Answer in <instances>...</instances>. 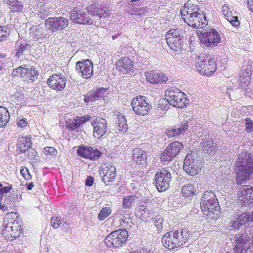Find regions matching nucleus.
<instances>
[{
    "mask_svg": "<svg viewBox=\"0 0 253 253\" xmlns=\"http://www.w3.org/2000/svg\"><path fill=\"white\" fill-rule=\"evenodd\" d=\"M181 14L185 23L195 28H203L207 25V17L197 5L188 1L181 10Z\"/></svg>",
    "mask_w": 253,
    "mask_h": 253,
    "instance_id": "nucleus-1",
    "label": "nucleus"
},
{
    "mask_svg": "<svg viewBox=\"0 0 253 253\" xmlns=\"http://www.w3.org/2000/svg\"><path fill=\"white\" fill-rule=\"evenodd\" d=\"M235 166L236 182L242 184L249 180L250 175L253 172V155L247 151L241 152L238 155Z\"/></svg>",
    "mask_w": 253,
    "mask_h": 253,
    "instance_id": "nucleus-2",
    "label": "nucleus"
},
{
    "mask_svg": "<svg viewBox=\"0 0 253 253\" xmlns=\"http://www.w3.org/2000/svg\"><path fill=\"white\" fill-rule=\"evenodd\" d=\"M190 238L189 231L181 229L166 233L162 239L164 246L171 250L183 246Z\"/></svg>",
    "mask_w": 253,
    "mask_h": 253,
    "instance_id": "nucleus-3",
    "label": "nucleus"
},
{
    "mask_svg": "<svg viewBox=\"0 0 253 253\" xmlns=\"http://www.w3.org/2000/svg\"><path fill=\"white\" fill-rule=\"evenodd\" d=\"M183 32L182 29H171L167 32L166 39L170 49L178 51L181 48L184 38Z\"/></svg>",
    "mask_w": 253,
    "mask_h": 253,
    "instance_id": "nucleus-4",
    "label": "nucleus"
},
{
    "mask_svg": "<svg viewBox=\"0 0 253 253\" xmlns=\"http://www.w3.org/2000/svg\"><path fill=\"white\" fill-rule=\"evenodd\" d=\"M128 237L126 230L119 229L112 232L105 239L104 242L108 248H117L122 246Z\"/></svg>",
    "mask_w": 253,
    "mask_h": 253,
    "instance_id": "nucleus-5",
    "label": "nucleus"
},
{
    "mask_svg": "<svg viewBox=\"0 0 253 253\" xmlns=\"http://www.w3.org/2000/svg\"><path fill=\"white\" fill-rule=\"evenodd\" d=\"M165 96L169 103L175 107L182 108L188 103L185 94L177 89L166 91Z\"/></svg>",
    "mask_w": 253,
    "mask_h": 253,
    "instance_id": "nucleus-6",
    "label": "nucleus"
},
{
    "mask_svg": "<svg viewBox=\"0 0 253 253\" xmlns=\"http://www.w3.org/2000/svg\"><path fill=\"white\" fill-rule=\"evenodd\" d=\"M250 247V237L245 231L235 235L234 253H248Z\"/></svg>",
    "mask_w": 253,
    "mask_h": 253,
    "instance_id": "nucleus-7",
    "label": "nucleus"
},
{
    "mask_svg": "<svg viewBox=\"0 0 253 253\" xmlns=\"http://www.w3.org/2000/svg\"><path fill=\"white\" fill-rule=\"evenodd\" d=\"M133 111L139 116L147 114L152 108V106L146 100L144 96H137L134 98L131 103Z\"/></svg>",
    "mask_w": 253,
    "mask_h": 253,
    "instance_id": "nucleus-8",
    "label": "nucleus"
},
{
    "mask_svg": "<svg viewBox=\"0 0 253 253\" xmlns=\"http://www.w3.org/2000/svg\"><path fill=\"white\" fill-rule=\"evenodd\" d=\"M155 179L154 183L158 190L164 192L170 186L171 175L168 169H163L155 174Z\"/></svg>",
    "mask_w": 253,
    "mask_h": 253,
    "instance_id": "nucleus-9",
    "label": "nucleus"
},
{
    "mask_svg": "<svg viewBox=\"0 0 253 253\" xmlns=\"http://www.w3.org/2000/svg\"><path fill=\"white\" fill-rule=\"evenodd\" d=\"M196 66L198 71L206 75H211L216 69V64L214 59L209 58L205 59L198 57L196 59Z\"/></svg>",
    "mask_w": 253,
    "mask_h": 253,
    "instance_id": "nucleus-10",
    "label": "nucleus"
},
{
    "mask_svg": "<svg viewBox=\"0 0 253 253\" xmlns=\"http://www.w3.org/2000/svg\"><path fill=\"white\" fill-rule=\"evenodd\" d=\"M45 25L48 30L55 33L66 28L69 25V21L62 16L50 17L45 20Z\"/></svg>",
    "mask_w": 253,
    "mask_h": 253,
    "instance_id": "nucleus-11",
    "label": "nucleus"
},
{
    "mask_svg": "<svg viewBox=\"0 0 253 253\" xmlns=\"http://www.w3.org/2000/svg\"><path fill=\"white\" fill-rule=\"evenodd\" d=\"M201 41L204 45L209 47H213L220 42L219 33L214 29H207L202 34Z\"/></svg>",
    "mask_w": 253,
    "mask_h": 253,
    "instance_id": "nucleus-12",
    "label": "nucleus"
},
{
    "mask_svg": "<svg viewBox=\"0 0 253 253\" xmlns=\"http://www.w3.org/2000/svg\"><path fill=\"white\" fill-rule=\"evenodd\" d=\"M183 148V146L181 142L175 141L170 143L163 152L161 161L168 162L172 160Z\"/></svg>",
    "mask_w": 253,
    "mask_h": 253,
    "instance_id": "nucleus-13",
    "label": "nucleus"
},
{
    "mask_svg": "<svg viewBox=\"0 0 253 253\" xmlns=\"http://www.w3.org/2000/svg\"><path fill=\"white\" fill-rule=\"evenodd\" d=\"M100 174L102 176V180L106 185H109L110 183L114 181L116 178V167L112 163L103 164L101 165Z\"/></svg>",
    "mask_w": 253,
    "mask_h": 253,
    "instance_id": "nucleus-14",
    "label": "nucleus"
},
{
    "mask_svg": "<svg viewBox=\"0 0 253 253\" xmlns=\"http://www.w3.org/2000/svg\"><path fill=\"white\" fill-rule=\"evenodd\" d=\"M76 70L83 78L89 79L93 74V63L89 59L78 61L76 65Z\"/></svg>",
    "mask_w": 253,
    "mask_h": 253,
    "instance_id": "nucleus-15",
    "label": "nucleus"
},
{
    "mask_svg": "<svg viewBox=\"0 0 253 253\" xmlns=\"http://www.w3.org/2000/svg\"><path fill=\"white\" fill-rule=\"evenodd\" d=\"M77 154L80 156L93 161L98 159L102 155V152L96 147L86 146H80Z\"/></svg>",
    "mask_w": 253,
    "mask_h": 253,
    "instance_id": "nucleus-16",
    "label": "nucleus"
},
{
    "mask_svg": "<svg viewBox=\"0 0 253 253\" xmlns=\"http://www.w3.org/2000/svg\"><path fill=\"white\" fill-rule=\"evenodd\" d=\"M239 200L245 205L253 204V188L249 185L241 186L238 191Z\"/></svg>",
    "mask_w": 253,
    "mask_h": 253,
    "instance_id": "nucleus-17",
    "label": "nucleus"
},
{
    "mask_svg": "<svg viewBox=\"0 0 253 253\" xmlns=\"http://www.w3.org/2000/svg\"><path fill=\"white\" fill-rule=\"evenodd\" d=\"M66 79L60 75L54 74L48 78L47 84L52 89L57 91L63 90L66 86Z\"/></svg>",
    "mask_w": 253,
    "mask_h": 253,
    "instance_id": "nucleus-18",
    "label": "nucleus"
},
{
    "mask_svg": "<svg viewBox=\"0 0 253 253\" xmlns=\"http://www.w3.org/2000/svg\"><path fill=\"white\" fill-rule=\"evenodd\" d=\"M183 169L190 175H196L201 169L200 163L194 161L191 156L187 155L184 160Z\"/></svg>",
    "mask_w": 253,
    "mask_h": 253,
    "instance_id": "nucleus-19",
    "label": "nucleus"
},
{
    "mask_svg": "<svg viewBox=\"0 0 253 253\" xmlns=\"http://www.w3.org/2000/svg\"><path fill=\"white\" fill-rule=\"evenodd\" d=\"M201 150L205 157L210 158L213 157L217 151V144L212 140L206 139L203 140L200 144Z\"/></svg>",
    "mask_w": 253,
    "mask_h": 253,
    "instance_id": "nucleus-20",
    "label": "nucleus"
},
{
    "mask_svg": "<svg viewBox=\"0 0 253 253\" xmlns=\"http://www.w3.org/2000/svg\"><path fill=\"white\" fill-rule=\"evenodd\" d=\"M93 126V135L95 138H100L107 131V121L102 118H97L92 123Z\"/></svg>",
    "mask_w": 253,
    "mask_h": 253,
    "instance_id": "nucleus-21",
    "label": "nucleus"
},
{
    "mask_svg": "<svg viewBox=\"0 0 253 253\" xmlns=\"http://www.w3.org/2000/svg\"><path fill=\"white\" fill-rule=\"evenodd\" d=\"M70 19L75 23L91 25L93 20L84 12L79 13L77 9H74L70 13Z\"/></svg>",
    "mask_w": 253,
    "mask_h": 253,
    "instance_id": "nucleus-22",
    "label": "nucleus"
},
{
    "mask_svg": "<svg viewBox=\"0 0 253 253\" xmlns=\"http://www.w3.org/2000/svg\"><path fill=\"white\" fill-rule=\"evenodd\" d=\"M147 81L151 84H164L168 78L163 73L157 71H150L145 73Z\"/></svg>",
    "mask_w": 253,
    "mask_h": 253,
    "instance_id": "nucleus-23",
    "label": "nucleus"
},
{
    "mask_svg": "<svg viewBox=\"0 0 253 253\" xmlns=\"http://www.w3.org/2000/svg\"><path fill=\"white\" fill-rule=\"evenodd\" d=\"M116 69L124 74L133 73V62L129 58L124 57L117 61Z\"/></svg>",
    "mask_w": 253,
    "mask_h": 253,
    "instance_id": "nucleus-24",
    "label": "nucleus"
},
{
    "mask_svg": "<svg viewBox=\"0 0 253 253\" xmlns=\"http://www.w3.org/2000/svg\"><path fill=\"white\" fill-rule=\"evenodd\" d=\"M206 206H201L202 211L204 212L207 211V214L210 216L211 213L218 215L219 213V209L220 208L217 199L213 200L211 199L206 202Z\"/></svg>",
    "mask_w": 253,
    "mask_h": 253,
    "instance_id": "nucleus-25",
    "label": "nucleus"
},
{
    "mask_svg": "<svg viewBox=\"0 0 253 253\" xmlns=\"http://www.w3.org/2000/svg\"><path fill=\"white\" fill-rule=\"evenodd\" d=\"M89 119L88 117H84L70 120L67 122L66 126L72 131L76 130L78 132L80 129L81 125L85 123Z\"/></svg>",
    "mask_w": 253,
    "mask_h": 253,
    "instance_id": "nucleus-26",
    "label": "nucleus"
},
{
    "mask_svg": "<svg viewBox=\"0 0 253 253\" xmlns=\"http://www.w3.org/2000/svg\"><path fill=\"white\" fill-rule=\"evenodd\" d=\"M132 159L138 165H144L146 164V152L140 148H135L133 150Z\"/></svg>",
    "mask_w": 253,
    "mask_h": 253,
    "instance_id": "nucleus-27",
    "label": "nucleus"
},
{
    "mask_svg": "<svg viewBox=\"0 0 253 253\" xmlns=\"http://www.w3.org/2000/svg\"><path fill=\"white\" fill-rule=\"evenodd\" d=\"M188 122L186 121H183L181 126L177 128H169L165 132L166 135L169 137H174L181 133L185 132L188 129Z\"/></svg>",
    "mask_w": 253,
    "mask_h": 253,
    "instance_id": "nucleus-28",
    "label": "nucleus"
},
{
    "mask_svg": "<svg viewBox=\"0 0 253 253\" xmlns=\"http://www.w3.org/2000/svg\"><path fill=\"white\" fill-rule=\"evenodd\" d=\"M17 146L21 152H25L32 146L30 136H21L18 138Z\"/></svg>",
    "mask_w": 253,
    "mask_h": 253,
    "instance_id": "nucleus-29",
    "label": "nucleus"
},
{
    "mask_svg": "<svg viewBox=\"0 0 253 253\" xmlns=\"http://www.w3.org/2000/svg\"><path fill=\"white\" fill-rule=\"evenodd\" d=\"M7 3L10 9V13H18L23 12V4L18 0H7Z\"/></svg>",
    "mask_w": 253,
    "mask_h": 253,
    "instance_id": "nucleus-30",
    "label": "nucleus"
},
{
    "mask_svg": "<svg viewBox=\"0 0 253 253\" xmlns=\"http://www.w3.org/2000/svg\"><path fill=\"white\" fill-rule=\"evenodd\" d=\"M9 120L10 114L7 109L3 106H0V127L5 126Z\"/></svg>",
    "mask_w": 253,
    "mask_h": 253,
    "instance_id": "nucleus-31",
    "label": "nucleus"
},
{
    "mask_svg": "<svg viewBox=\"0 0 253 253\" xmlns=\"http://www.w3.org/2000/svg\"><path fill=\"white\" fill-rule=\"evenodd\" d=\"M196 192L194 186L191 184H188L184 186L181 189L182 195L185 198L193 197Z\"/></svg>",
    "mask_w": 253,
    "mask_h": 253,
    "instance_id": "nucleus-32",
    "label": "nucleus"
},
{
    "mask_svg": "<svg viewBox=\"0 0 253 253\" xmlns=\"http://www.w3.org/2000/svg\"><path fill=\"white\" fill-rule=\"evenodd\" d=\"M118 119V127L119 131L125 132L127 130V125L126 124V120L125 117L121 113H119L117 115Z\"/></svg>",
    "mask_w": 253,
    "mask_h": 253,
    "instance_id": "nucleus-33",
    "label": "nucleus"
},
{
    "mask_svg": "<svg viewBox=\"0 0 253 253\" xmlns=\"http://www.w3.org/2000/svg\"><path fill=\"white\" fill-rule=\"evenodd\" d=\"M253 69V63L249 60H244L242 67V74L250 77Z\"/></svg>",
    "mask_w": 253,
    "mask_h": 253,
    "instance_id": "nucleus-34",
    "label": "nucleus"
},
{
    "mask_svg": "<svg viewBox=\"0 0 253 253\" xmlns=\"http://www.w3.org/2000/svg\"><path fill=\"white\" fill-rule=\"evenodd\" d=\"M214 199H217L214 192L211 191L205 192L201 199V206H204V205L206 206V202H208L211 199L213 200Z\"/></svg>",
    "mask_w": 253,
    "mask_h": 253,
    "instance_id": "nucleus-35",
    "label": "nucleus"
},
{
    "mask_svg": "<svg viewBox=\"0 0 253 253\" xmlns=\"http://www.w3.org/2000/svg\"><path fill=\"white\" fill-rule=\"evenodd\" d=\"M136 197L133 195H130L125 197L123 200V205L124 208L130 209L136 200Z\"/></svg>",
    "mask_w": 253,
    "mask_h": 253,
    "instance_id": "nucleus-36",
    "label": "nucleus"
},
{
    "mask_svg": "<svg viewBox=\"0 0 253 253\" xmlns=\"http://www.w3.org/2000/svg\"><path fill=\"white\" fill-rule=\"evenodd\" d=\"M238 82L239 84L238 86L239 88L243 89L245 90L248 89V85L250 84V81L249 79H248L245 75H240Z\"/></svg>",
    "mask_w": 253,
    "mask_h": 253,
    "instance_id": "nucleus-37",
    "label": "nucleus"
},
{
    "mask_svg": "<svg viewBox=\"0 0 253 253\" xmlns=\"http://www.w3.org/2000/svg\"><path fill=\"white\" fill-rule=\"evenodd\" d=\"M97 16H99V18L105 19L106 18H108L111 12L109 8L106 7H102L101 6L100 7H98Z\"/></svg>",
    "mask_w": 253,
    "mask_h": 253,
    "instance_id": "nucleus-38",
    "label": "nucleus"
},
{
    "mask_svg": "<svg viewBox=\"0 0 253 253\" xmlns=\"http://www.w3.org/2000/svg\"><path fill=\"white\" fill-rule=\"evenodd\" d=\"M112 212V210L109 207H105L102 208L99 211L97 218L99 220H103L109 216Z\"/></svg>",
    "mask_w": 253,
    "mask_h": 253,
    "instance_id": "nucleus-39",
    "label": "nucleus"
},
{
    "mask_svg": "<svg viewBox=\"0 0 253 253\" xmlns=\"http://www.w3.org/2000/svg\"><path fill=\"white\" fill-rule=\"evenodd\" d=\"M10 35V30L6 26H0V42L7 40Z\"/></svg>",
    "mask_w": 253,
    "mask_h": 253,
    "instance_id": "nucleus-40",
    "label": "nucleus"
},
{
    "mask_svg": "<svg viewBox=\"0 0 253 253\" xmlns=\"http://www.w3.org/2000/svg\"><path fill=\"white\" fill-rule=\"evenodd\" d=\"M38 76L39 74L38 71L34 68H28V71H27V74H26L25 78L29 81L33 82L37 79Z\"/></svg>",
    "mask_w": 253,
    "mask_h": 253,
    "instance_id": "nucleus-41",
    "label": "nucleus"
},
{
    "mask_svg": "<svg viewBox=\"0 0 253 253\" xmlns=\"http://www.w3.org/2000/svg\"><path fill=\"white\" fill-rule=\"evenodd\" d=\"M154 220V223L157 228V232H161L163 229V223L164 220V218L161 216L159 215L156 216Z\"/></svg>",
    "mask_w": 253,
    "mask_h": 253,
    "instance_id": "nucleus-42",
    "label": "nucleus"
},
{
    "mask_svg": "<svg viewBox=\"0 0 253 253\" xmlns=\"http://www.w3.org/2000/svg\"><path fill=\"white\" fill-rule=\"evenodd\" d=\"M98 5L97 4H92L88 6L86 8V14L88 15V14L94 16H97L98 11Z\"/></svg>",
    "mask_w": 253,
    "mask_h": 253,
    "instance_id": "nucleus-43",
    "label": "nucleus"
},
{
    "mask_svg": "<svg viewBox=\"0 0 253 253\" xmlns=\"http://www.w3.org/2000/svg\"><path fill=\"white\" fill-rule=\"evenodd\" d=\"M227 20L234 27H237L240 26V22L237 16L232 15L228 16L226 18Z\"/></svg>",
    "mask_w": 253,
    "mask_h": 253,
    "instance_id": "nucleus-44",
    "label": "nucleus"
},
{
    "mask_svg": "<svg viewBox=\"0 0 253 253\" xmlns=\"http://www.w3.org/2000/svg\"><path fill=\"white\" fill-rule=\"evenodd\" d=\"M51 224L53 228H58L62 223V218L61 217L54 216L51 218Z\"/></svg>",
    "mask_w": 253,
    "mask_h": 253,
    "instance_id": "nucleus-45",
    "label": "nucleus"
},
{
    "mask_svg": "<svg viewBox=\"0 0 253 253\" xmlns=\"http://www.w3.org/2000/svg\"><path fill=\"white\" fill-rule=\"evenodd\" d=\"M96 100H98L97 97H96V94L94 92H90L87 93L84 97V101L86 103H88L89 102H94Z\"/></svg>",
    "mask_w": 253,
    "mask_h": 253,
    "instance_id": "nucleus-46",
    "label": "nucleus"
},
{
    "mask_svg": "<svg viewBox=\"0 0 253 253\" xmlns=\"http://www.w3.org/2000/svg\"><path fill=\"white\" fill-rule=\"evenodd\" d=\"M237 219L239 220V222L240 223V225H244L246 223L248 222L249 221H251L250 220V214L249 215H248L246 213H243L241 215H240L239 217L237 218Z\"/></svg>",
    "mask_w": 253,
    "mask_h": 253,
    "instance_id": "nucleus-47",
    "label": "nucleus"
},
{
    "mask_svg": "<svg viewBox=\"0 0 253 253\" xmlns=\"http://www.w3.org/2000/svg\"><path fill=\"white\" fill-rule=\"evenodd\" d=\"M43 153L47 155L55 156L57 151L52 147H46L44 148Z\"/></svg>",
    "mask_w": 253,
    "mask_h": 253,
    "instance_id": "nucleus-48",
    "label": "nucleus"
},
{
    "mask_svg": "<svg viewBox=\"0 0 253 253\" xmlns=\"http://www.w3.org/2000/svg\"><path fill=\"white\" fill-rule=\"evenodd\" d=\"M27 44H21L19 48L17 49V51L16 52V56L19 58L21 56L23 55L24 52L27 49Z\"/></svg>",
    "mask_w": 253,
    "mask_h": 253,
    "instance_id": "nucleus-49",
    "label": "nucleus"
},
{
    "mask_svg": "<svg viewBox=\"0 0 253 253\" xmlns=\"http://www.w3.org/2000/svg\"><path fill=\"white\" fill-rule=\"evenodd\" d=\"M20 173L23 176L25 179L28 180L31 179L32 176L29 172L28 169L26 168H23L21 169Z\"/></svg>",
    "mask_w": 253,
    "mask_h": 253,
    "instance_id": "nucleus-50",
    "label": "nucleus"
},
{
    "mask_svg": "<svg viewBox=\"0 0 253 253\" xmlns=\"http://www.w3.org/2000/svg\"><path fill=\"white\" fill-rule=\"evenodd\" d=\"M246 128L248 132H253V122L250 119L247 118L245 120Z\"/></svg>",
    "mask_w": 253,
    "mask_h": 253,
    "instance_id": "nucleus-51",
    "label": "nucleus"
},
{
    "mask_svg": "<svg viewBox=\"0 0 253 253\" xmlns=\"http://www.w3.org/2000/svg\"><path fill=\"white\" fill-rule=\"evenodd\" d=\"M107 89L106 88H101L94 91L96 94V97H97L98 100L100 99V98L104 96V95Z\"/></svg>",
    "mask_w": 253,
    "mask_h": 253,
    "instance_id": "nucleus-52",
    "label": "nucleus"
},
{
    "mask_svg": "<svg viewBox=\"0 0 253 253\" xmlns=\"http://www.w3.org/2000/svg\"><path fill=\"white\" fill-rule=\"evenodd\" d=\"M222 13L225 16V18H227L228 16L232 15V12L230 10L228 6L224 5L222 7Z\"/></svg>",
    "mask_w": 253,
    "mask_h": 253,
    "instance_id": "nucleus-53",
    "label": "nucleus"
},
{
    "mask_svg": "<svg viewBox=\"0 0 253 253\" xmlns=\"http://www.w3.org/2000/svg\"><path fill=\"white\" fill-rule=\"evenodd\" d=\"M21 68L22 66H19L18 68L14 69L12 72V75L13 77H20Z\"/></svg>",
    "mask_w": 253,
    "mask_h": 253,
    "instance_id": "nucleus-54",
    "label": "nucleus"
},
{
    "mask_svg": "<svg viewBox=\"0 0 253 253\" xmlns=\"http://www.w3.org/2000/svg\"><path fill=\"white\" fill-rule=\"evenodd\" d=\"M12 189V186H5L0 189V192L2 195L4 194L8 193L10 190Z\"/></svg>",
    "mask_w": 253,
    "mask_h": 253,
    "instance_id": "nucleus-55",
    "label": "nucleus"
},
{
    "mask_svg": "<svg viewBox=\"0 0 253 253\" xmlns=\"http://www.w3.org/2000/svg\"><path fill=\"white\" fill-rule=\"evenodd\" d=\"M93 178L92 176H88L85 180V185L91 186L93 184Z\"/></svg>",
    "mask_w": 253,
    "mask_h": 253,
    "instance_id": "nucleus-56",
    "label": "nucleus"
},
{
    "mask_svg": "<svg viewBox=\"0 0 253 253\" xmlns=\"http://www.w3.org/2000/svg\"><path fill=\"white\" fill-rule=\"evenodd\" d=\"M241 226L242 225H240V223L239 222L238 219H237L236 221H233L231 225V226L235 230H239Z\"/></svg>",
    "mask_w": 253,
    "mask_h": 253,
    "instance_id": "nucleus-57",
    "label": "nucleus"
},
{
    "mask_svg": "<svg viewBox=\"0 0 253 253\" xmlns=\"http://www.w3.org/2000/svg\"><path fill=\"white\" fill-rule=\"evenodd\" d=\"M17 124L19 127H24L27 126V122L24 119H21L17 122Z\"/></svg>",
    "mask_w": 253,
    "mask_h": 253,
    "instance_id": "nucleus-58",
    "label": "nucleus"
},
{
    "mask_svg": "<svg viewBox=\"0 0 253 253\" xmlns=\"http://www.w3.org/2000/svg\"><path fill=\"white\" fill-rule=\"evenodd\" d=\"M28 71V68H25L23 66H22V68H21V73H20V77L25 78L26 76V74H27V71Z\"/></svg>",
    "mask_w": 253,
    "mask_h": 253,
    "instance_id": "nucleus-59",
    "label": "nucleus"
},
{
    "mask_svg": "<svg viewBox=\"0 0 253 253\" xmlns=\"http://www.w3.org/2000/svg\"><path fill=\"white\" fill-rule=\"evenodd\" d=\"M247 6L249 10L253 13V0H247Z\"/></svg>",
    "mask_w": 253,
    "mask_h": 253,
    "instance_id": "nucleus-60",
    "label": "nucleus"
},
{
    "mask_svg": "<svg viewBox=\"0 0 253 253\" xmlns=\"http://www.w3.org/2000/svg\"><path fill=\"white\" fill-rule=\"evenodd\" d=\"M120 219L122 222H123L125 223L128 224L129 223V220H130V217H128L127 215H123L122 217H121Z\"/></svg>",
    "mask_w": 253,
    "mask_h": 253,
    "instance_id": "nucleus-61",
    "label": "nucleus"
},
{
    "mask_svg": "<svg viewBox=\"0 0 253 253\" xmlns=\"http://www.w3.org/2000/svg\"><path fill=\"white\" fill-rule=\"evenodd\" d=\"M141 211H139L140 212H141V217L142 218H148L149 217V216L147 215V214H146V210L147 211V212H148V209H146V208H144V209L142 210V209H140Z\"/></svg>",
    "mask_w": 253,
    "mask_h": 253,
    "instance_id": "nucleus-62",
    "label": "nucleus"
},
{
    "mask_svg": "<svg viewBox=\"0 0 253 253\" xmlns=\"http://www.w3.org/2000/svg\"><path fill=\"white\" fill-rule=\"evenodd\" d=\"M129 253H153L150 250H147L146 249H143L139 250L138 252L133 251V252H130Z\"/></svg>",
    "mask_w": 253,
    "mask_h": 253,
    "instance_id": "nucleus-63",
    "label": "nucleus"
},
{
    "mask_svg": "<svg viewBox=\"0 0 253 253\" xmlns=\"http://www.w3.org/2000/svg\"><path fill=\"white\" fill-rule=\"evenodd\" d=\"M8 208V206L6 204L2 205L0 204V209L2 211H7Z\"/></svg>",
    "mask_w": 253,
    "mask_h": 253,
    "instance_id": "nucleus-64",
    "label": "nucleus"
}]
</instances>
